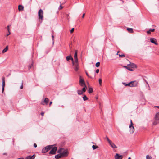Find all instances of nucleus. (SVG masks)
Instances as JSON below:
<instances>
[{"instance_id":"obj_52","label":"nucleus","mask_w":159,"mask_h":159,"mask_svg":"<svg viewBox=\"0 0 159 159\" xmlns=\"http://www.w3.org/2000/svg\"><path fill=\"white\" fill-rule=\"evenodd\" d=\"M146 81L147 84L148 85V87H149L148 82L147 81Z\"/></svg>"},{"instance_id":"obj_24","label":"nucleus","mask_w":159,"mask_h":159,"mask_svg":"<svg viewBox=\"0 0 159 159\" xmlns=\"http://www.w3.org/2000/svg\"><path fill=\"white\" fill-rule=\"evenodd\" d=\"M84 87L82 89V91L83 93L85 92L86 91V89L87 88L86 85L84 86Z\"/></svg>"},{"instance_id":"obj_36","label":"nucleus","mask_w":159,"mask_h":159,"mask_svg":"<svg viewBox=\"0 0 159 159\" xmlns=\"http://www.w3.org/2000/svg\"><path fill=\"white\" fill-rule=\"evenodd\" d=\"M74 30V28H72L70 30V33H72L73 32Z\"/></svg>"},{"instance_id":"obj_17","label":"nucleus","mask_w":159,"mask_h":159,"mask_svg":"<svg viewBox=\"0 0 159 159\" xmlns=\"http://www.w3.org/2000/svg\"><path fill=\"white\" fill-rule=\"evenodd\" d=\"M74 59H75V62H78V59L77 58V52L76 51L74 56Z\"/></svg>"},{"instance_id":"obj_53","label":"nucleus","mask_w":159,"mask_h":159,"mask_svg":"<svg viewBox=\"0 0 159 159\" xmlns=\"http://www.w3.org/2000/svg\"><path fill=\"white\" fill-rule=\"evenodd\" d=\"M119 52V51H118L117 53H116V55H119V54H118V53Z\"/></svg>"},{"instance_id":"obj_1","label":"nucleus","mask_w":159,"mask_h":159,"mask_svg":"<svg viewBox=\"0 0 159 159\" xmlns=\"http://www.w3.org/2000/svg\"><path fill=\"white\" fill-rule=\"evenodd\" d=\"M57 153H60L62 157H66L68 155L67 151L62 148L58 150L57 151Z\"/></svg>"},{"instance_id":"obj_30","label":"nucleus","mask_w":159,"mask_h":159,"mask_svg":"<svg viewBox=\"0 0 159 159\" xmlns=\"http://www.w3.org/2000/svg\"><path fill=\"white\" fill-rule=\"evenodd\" d=\"M100 64V63L99 62H97L96 63L95 66L96 67H98Z\"/></svg>"},{"instance_id":"obj_20","label":"nucleus","mask_w":159,"mask_h":159,"mask_svg":"<svg viewBox=\"0 0 159 159\" xmlns=\"http://www.w3.org/2000/svg\"><path fill=\"white\" fill-rule=\"evenodd\" d=\"M61 157H62L60 153V154H57L55 156V158L56 159H59Z\"/></svg>"},{"instance_id":"obj_15","label":"nucleus","mask_w":159,"mask_h":159,"mask_svg":"<svg viewBox=\"0 0 159 159\" xmlns=\"http://www.w3.org/2000/svg\"><path fill=\"white\" fill-rule=\"evenodd\" d=\"M35 157V155L34 154L32 156H28L26 157V159H34Z\"/></svg>"},{"instance_id":"obj_40","label":"nucleus","mask_w":159,"mask_h":159,"mask_svg":"<svg viewBox=\"0 0 159 159\" xmlns=\"http://www.w3.org/2000/svg\"><path fill=\"white\" fill-rule=\"evenodd\" d=\"M52 40H53V43H54V36L53 35H52Z\"/></svg>"},{"instance_id":"obj_48","label":"nucleus","mask_w":159,"mask_h":159,"mask_svg":"<svg viewBox=\"0 0 159 159\" xmlns=\"http://www.w3.org/2000/svg\"><path fill=\"white\" fill-rule=\"evenodd\" d=\"M85 16V14L84 13L82 16V18H84V16Z\"/></svg>"},{"instance_id":"obj_14","label":"nucleus","mask_w":159,"mask_h":159,"mask_svg":"<svg viewBox=\"0 0 159 159\" xmlns=\"http://www.w3.org/2000/svg\"><path fill=\"white\" fill-rule=\"evenodd\" d=\"M150 42L156 45H157L158 43L156 42V39L154 38H152L150 39Z\"/></svg>"},{"instance_id":"obj_2","label":"nucleus","mask_w":159,"mask_h":159,"mask_svg":"<svg viewBox=\"0 0 159 159\" xmlns=\"http://www.w3.org/2000/svg\"><path fill=\"white\" fill-rule=\"evenodd\" d=\"M154 120L152 124L155 125L159 123V112L156 113L154 117Z\"/></svg>"},{"instance_id":"obj_3","label":"nucleus","mask_w":159,"mask_h":159,"mask_svg":"<svg viewBox=\"0 0 159 159\" xmlns=\"http://www.w3.org/2000/svg\"><path fill=\"white\" fill-rule=\"evenodd\" d=\"M53 145H48L44 147L42 150V152L44 153L47 152L52 148Z\"/></svg>"},{"instance_id":"obj_29","label":"nucleus","mask_w":159,"mask_h":159,"mask_svg":"<svg viewBox=\"0 0 159 159\" xmlns=\"http://www.w3.org/2000/svg\"><path fill=\"white\" fill-rule=\"evenodd\" d=\"M98 146L96 145H93L92 146V148L93 149H96L98 148Z\"/></svg>"},{"instance_id":"obj_6","label":"nucleus","mask_w":159,"mask_h":159,"mask_svg":"<svg viewBox=\"0 0 159 159\" xmlns=\"http://www.w3.org/2000/svg\"><path fill=\"white\" fill-rule=\"evenodd\" d=\"M72 64L74 66V68L75 71H77L78 69V62H75V63L74 61L72 62Z\"/></svg>"},{"instance_id":"obj_43","label":"nucleus","mask_w":159,"mask_h":159,"mask_svg":"<svg viewBox=\"0 0 159 159\" xmlns=\"http://www.w3.org/2000/svg\"><path fill=\"white\" fill-rule=\"evenodd\" d=\"M8 33L7 34V35H6L7 36H8L9 35L11 34V33L10 32V31H8Z\"/></svg>"},{"instance_id":"obj_11","label":"nucleus","mask_w":159,"mask_h":159,"mask_svg":"<svg viewBox=\"0 0 159 159\" xmlns=\"http://www.w3.org/2000/svg\"><path fill=\"white\" fill-rule=\"evenodd\" d=\"M123 157L119 154L116 153L115 156V159H122Z\"/></svg>"},{"instance_id":"obj_27","label":"nucleus","mask_w":159,"mask_h":159,"mask_svg":"<svg viewBox=\"0 0 159 159\" xmlns=\"http://www.w3.org/2000/svg\"><path fill=\"white\" fill-rule=\"evenodd\" d=\"M79 95H81L82 94L83 92L81 90H78L77 91Z\"/></svg>"},{"instance_id":"obj_35","label":"nucleus","mask_w":159,"mask_h":159,"mask_svg":"<svg viewBox=\"0 0 159 159\" xmlns=\"http://www.w3.org/2000/svg\"><path fill=\"white\" fill-rule=\"evenodd\" d=\"M63 8V7L61 5H60V6L59 7V8H58V9L59 10H61V9H62Z\"/></svg>"},{"instance_id":"obj_51","label":"nucleus","mask_w":159,"mask_h":159,"mask_svg":"<svg viewBox=\"0 0 159 159\" xmlns=\"http://www.w3.org/2000/svg\"><path fill=\"white\" fill-rule=\"evenodd\" d=\"M146 81L147 84L148 85V87H149L148 82L147 81Z\"/></svg>"},{"instance_id":"obj_28","label":"nucleus","mask_w":159,"mask_h":159,"mask_svg":"<svg viewBox=\"0 0 159 159\" xmlns=\"http://www.w3.org/2000/svg\"><path fill=\"white\" fill-rule=\"evenodd\" d=\"M83 99L84 101H86L88 100V98L86 97V95H84L83 97Z\"/></svg>"},{"instance_id":"obj_9","label":"nucleus","mask_w":159,"mask_h":159,"mask_svg":"<svg viewBox=\"0 0 159 159\" xmlns=\"http://www.w3.org/2000/svg\"><path fill=\"white\" fill-rule=\"evenodd\" d=\"M130 87H136L138 84V81H133L130 82Z\"/></svg>"},{"instance_id":"obj_10","label":"nucleus","mask_w":159,"mask_h":159,"mask_svg":"<svg viewBox=\"0 0 159 159\" xmlns=\"http://www.w3.org/2000/svg\"><path fill=\"white\" fill-rule=\"evenodd\" d=\"M49 101V99L48 98H46L44 101H42L41 102V104L43 105L46 104L47 105Z\"/></svg>"},{"instance_id":"obj_19","label":"nucleus","mask_w":159,"mask_h":159,"mask_svg":"<svg viewBox=\"0 0 159 159\" xmlns=\"http://www.w3.org/2000/svg\"><path fill=\"white\" fill-rule=\"evenodd\" d=\"M129 65L132 68H134L137 67L136 65L133 63H130Z\"/></svg>"},{"instance_id":"obj_26","label":"nucleus","mask_w":159,"mask_h":159,"mask_svg":"<svg viewBox=\"0 0 159 159\" xmlns=\"http://www.w3.org/2000/svg\"><path fill=\"white\" fill-rule=\"evenodd\" d=\"M123 84L125 86H128L129 87H130V82L128 84H126L125 83H123Z\"/></svg>"},{"instance_id":"obj_49","label":"nucleus","mask_w":159,"mask_h":159,"mask_svg":"<svg viewBox=\"0 0 159 159\" xmlns=\"http://www.w3.org/2000/svg\"><path fill=\"white\" fill-rule=\"evenodd\" d=\"M52 103V102H50V103H49V106H50Z\"/></svg>"},{"instance_id":"obj_5","label":"nucleus","mask_w":159,"mask_h":159,"mask_svg":"<svg viewBox=\"0 0 159 159\" xmlns=\"http://www.w3.org/2000/svg\"><path fill=\"white\" fill-rule=\"evenodd\" d=\"M43 12L42 9H40L38 12L39 18V19H41L43 20Z\"/></svg>"},{"instance_id":"obj_23","label":"nucleus","mask_w":159,"mask_h":159,"mask_svg":"<svg viewBox=\"0 0 159 159\" xmlns=\"http://www.w3.org/2000/svg\"><path fill=\"white\" fill-rule=\"evenodd\" d=\"M127 30L129 32L131 33H133V32L132 28H127Z\"/></svg>"},{"instance_id":"obj_13","label":"nucleus","mask_w":159,"mask_h":159,"mask_svg":"<svg viewBox=\"0 0 159 159\" xmlns=\"http://www.w3.org/2000/svg\"><path fill=\"white\" fill-rule=\"evenodd\" d=\"M110 146L113 148H116L117 147L114 143L111 141L109 143Z\"/></svg>"},{"instance_id":"obj_4","label":"nucleus","mask_w":159,"mask_h":159,"mask_svg":"<svg viewBox=\"0 0 159 159\" xmlns=\"http://www.w3.org/2000/svg\"><path fill=\"white\" fill-rule=\"evenodd\" d=\"M133 124L132 123V121L130 120V124L129 125L130 128V132L131 133H133L134 131V128L133 126Z\"/></svg>"},{"instance_id":"obj_31","label":"nucleus","mask_w":159,"mask_h":159,"mask_svg":"<svg viewBox=\"0 0 159 159\" xmlns=\"http://www.w3.org/2000/svg\"><path fill=\"white\" fill-rule=\"evenodd\" d=\"M151 157L148 155H147L146 156V159H151Z\"/></svg>"},{"instance_id":"obj_25","label":"nucleus","mask_w":159,"mask_h":159,"mask_svg":"<svg viewBox=\"0 0 159 159\" xmlns=\"http://www.w3.org/2000/svg\"><path fill=\"white\" fill-rule=\"evenodd\" d=\"M93 92V89L92 88H89L88 90V93L90 94L92 93Z\"/></svg>"},{"instance_id":"obj_21","label":"nucleus","mask_w":159,"mask_h":159,"mask_svg":"<svg viewBox=\"0 0 159 159\" xmlns=\"http://www.w3.org/2000/svg\"><path fill=\"white\" fill-rule=\"evenodd\" d=\"M8 49V46H7L6 48L2 50V53H4L6 52L7 51Z\"/></svg>"},{"instance_id":"obj_45","label":"nucleus","mask_w":159,"mask_h":159,"mask_svg":"<svg viewBox=\"0 0 159 159\" xmlns=\"http://www.w3.org/2000/svg\"><path fill=\"white\" fill-rule=\"evenodd\" d=\"M147 33L148 34H150L151 33V31L149 30V31H147Z\"/></svg>"},{"instance_id":"obj_38","label":"nucleus","mask_w":159,"mask_h":159,"mask_svg":"<svg viewBox=\"0 0 159 159\" xmlns=\"http://www.w3.org/2000/svg\"><path fill=\"white\" fill-rule=\"evenodd\" d=\"M32 65H33V64H31V65H29V66H28V69H30V68H31V67H32Z\"/></svg>"},{"instance_id":"obj_37","label":"nucleus","mask_w":159,"mask_h":159,"mask_svg":"<svg viewBox=\"0 0 159 159\" xmlns=\"http://www.w3.org/2000/svg\"><path fill=\"white\" fill-rule=\"evenodd\" d=\"M23 81H22V82L21 85V86L20 87V88L21 89H23Z\"/></svg>"},{"instance_id":"obj_41","label":"nucleus","mask_w":159,"mask_h":159,"mask_svg":"<svg viewBox=\"0 0 159 159\" xmlns=\"http://www.w3.org/2000/svg\"><path fill=\"white\" fill-rule=\"evenodd\" d=\"M7 29L8 31H10L9 26V25L7 26Z\"/></svg>"},{"instance_id":"obj_32","label":"nucleus","mask_w":159,"mask_h":159,"mask_svg":"<svg viewBox=\"0 0 159 159\" xmlns=\"http://www.w3.org/2000/svg\"><path fill=\"white\" fill-rule=\"evenodd\" d=\"M98 81H99V83L100 84V85H101L102 84V80L101 79H99V80H98Z\"/></svg>"},{"instance_id":"obj_42","label":"nucleus","mask_w":159,"mask_h":159,"mask_svg":"<svg viewBox=\"0 0 159 159\" xmlns=\"http://www.w3.org/2000/svg\"><path fill=\"white\" fill-rule=\"evenodd\" d=\"M99 69H97L96 70V72L97 73H99Z\"/></svg>"},{"instance_id":"obj_47","label":"nucleus","mask_w":159,"mask_h":159,"mask_svg":"<svg viewBox=\"0 0 159 159\" xmlns=\"http://www.w3.org/2000/svg\"><path fill=\"white\" fill-rule=\"evenodd\" d=\"M86 75H87L88 77H89V75H88V73L87 72H86Z\"/></svg>"},{"instance_id":"obj_18","label":"nucleus","mask_w":159,"mask_h":159,"mask_svg":"<svg viewBox=\"0 0 159 159\" xmlns=\"http://www.w3.org/2000/svg\"><path fill=\"white\" fill-rule=\"evenodd\" d=\"M125 67L126 69H128V70L130 71H133L134 70V68H132L131 67L125 66Z\"/></svg>"},{"instance_id":"obj_16","label":"nucleus","mask_w":159,"mask_h":159,"mask_svg":"<svg viewBox=\"0 0 159 159\" xmlns=\"http://www.w3.org/2000/svg\"><path fill=\"white\" fill-rule=\"evenodd\" d=\"M66 60L68 61H69L70 60H71L72 61V62L74 61L71 55L67 56L66 57Z\"/></svg>"},{"instance_id":"obj_46","label":"nucleus","mask_w":159,"mask_h":159,"mask_svg":"<svg viewBox=\"0 0 159 159\" xmlns=\"http://www.w3.org/2000/svg\"><path fill=\"white\" fill-rule=\"evenodd\" d=\"M41 116H44V113L43 112H42L41 113Z\"/></svg>"},{"instance_id":"obj_33","label":"nucleus","mask_w":159,"mask_h":159,"mask_svg":"<svg viewBox=\"0 0 159 159\" xmlns=\"http://www.w3.org/2000/svg\"><path fill=\"white\" fill-rule=\"evenodd\" d=\"M106 139H107V142H108V143H109L111 141V140H110L109 138L107 137V136H106Z\"/></svg>"},{"instance_id":"obj_22","label":"nucleus","mask_w":159,"mask_h":159,"mask_svg":"<svg viewBox=\"0 0 159 159\" xmlns=\"http://www.w3.org/2000/svg\"><path fill=\"white\" fill-rule=\"evenodd\" d=\"M23 7L21 5H19L18 6V10L19 11H21V10H23Z\"/></svg>"},{"instance_id":"obj_50","label":"nucleus","mask_w":159,"mask_h":159,"mask_svg":"<svg viewBox=\"0 0 159 159\" xmlns=\"http://www.w3.org/2000/svg\"><path fill=\"white\" fill-rule=\"evenodd\" d=\"M155 107H157V108L159 109V106H155Z\"/></svg>"},{"instance_id":"obj_44","label":"nucleus","mask_w":159,"mask_h":159,"mask_svg":"<svg viewBox=\"0 0 159 159\" xmlns=\"http://www.w3.org/2000/svg\"><path fill=\"white\" fill-rule=\"evenodd\" d=\"M34 148H36L37 147V145L36 143H34Z\"/></svg>"},{"instance_id":"obj_12","label":"nucleus","mask_w":159,"mask_h":159,"mask_svg":"<svg viewBox=\"0 0 159 159\" xmlns=\"http://www.w3.org/2000/svg\"><path fill=\"white\" fill-rule=\"evenodd\" d=\"M2 92L3 93L4 92V87L5 86V78L4 77H3L2 78Z\"/></svg>"},{"instance_id":"obj_34","label":"nucleus","mask_w":159,"mask_h":159,"mask_svg":"<svg viewBox=\"0 0 159 159\" xmlns=\"http://www.w3.org/2000/svg\"><path fill=\"white\" fill-rule=\"evenodd\" d=\"M119 57H125V55L124 54H119Z\"/></svg>"},{"instance_id":"obj_55","label":"nucleus","mask_w":159,"mask_h":159,"mask_svg":"<svg viewBox=\"0 0 159 159\" xmlns=\"http://www.w3.org/2000/svg\"><path fill=\"white\" fill-rule=\"evenodd\" d=\"M128 159H131L130 157L128 158Z\"/></svg>"},{"instance_id":"obj_39","label":"nucleus","mask_w":159,"mask_h":159,"mask_svg":"<svg viewBox=\"0 0 159 159\" xmlns=\"http://www.w3.org/2000/svg\"><path fill=\"white\" fill-rule=\"evenodd\" d=\"M149 30H150V31L151 32H154L155 31V30L154 29H150Z\"/></svg>"},{"instance_id":"obj_7","label":"nucleus","mask_w":159,"mask_h":159,"mask_svg":"<svg viewBox=\"0 0 159 159\" xmlns=\"http://www.w3.org/2000/svg\"><path fill=\"white\" fill-rule=\"evenodd\" d=\"M52 149L49 152V154H55L57 150V148L56 147L53 146L52 148Z\"/></svg>"},{"instance_id":"obj_54","label":"nucleus","mask_w":159,"mask_h":159,"mask_svg":"<svg viewBox=\"0 0 159 159\" xmlns=\"http://www.w3.org/2000/svg\"><path fill=\"white\" fill-rule=\"evenodd\" d=\"M3 154L4 155H7V154L6 153H4Z\"/></svg>"},{"instance_id":"obj_8","label":"nucleus","mask_w":159,"mask_h":159,"mask_svg":"<svg viewBox=\"0 0 159 159\" xmlns=\"http://www.w3.org/2000/svg\"><path fill=\"white\" fill-rule=\"evenodd\" d=\"M79 84L81 86H84L86 85L85 82L84 80L81 78V76L80 77V81L79 82Z\"/></svg>"}]
</instances>
